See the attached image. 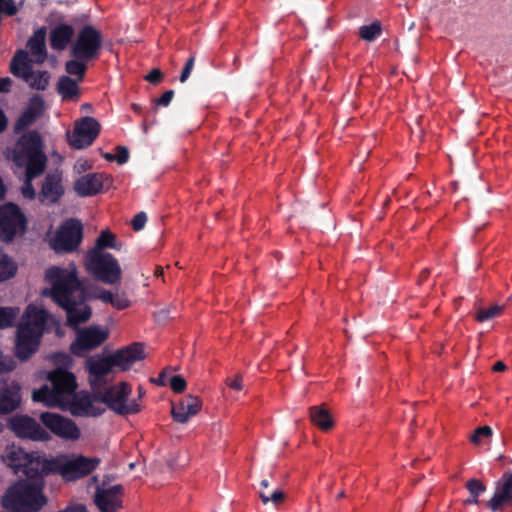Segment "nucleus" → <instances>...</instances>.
<instances>
[{
    "mask_svg": "<svg viewBox=\"0 0 512 512\" xmlns=\"http://www.w3.org/2000/svg\"><path fill=\"white\" fill-rule=\"evenodd\" d=\"M115 158L117 163L120 165L127 163L129 160L128 148L125 146H117Z\"/></svg>",
    "mask_w": 512,
    "mask_h": 512,
    "instance_id": "48",
    "label": "nucleus"
},
{
    "mask_svg": "<svg viewBox=\"0 0 512 512\" xmlns=\"http://www.w3.org/2000/svg\"><path fill=\"white\" fill-rule=\"evenodd\" d=\"M6 195V187L3 183L2 178L0 177V200H2Z\"/></svg>",
    "mask_w": 512,
    "mask_h": 512,
    "instance_id": "60",
    "label": "nucleus"
},
{
    "mask_svg": "<svg viewBox=\"0 0 512 512\" xmlns=\"http://www.w3.org/2000/svg\"><path fill=\"white\" fill-rule=\"evenodd\" d=\"M506 369V365L502 361H497L493 366V371L502 372Z\"/></svg>",
    "mask_w": 512,
    "mask_h": 512,
    "instance_id": "58",
    "label": "nucleus"
},
{
    "mask_svg": "<svg viewBox=\"0 0 512 512\" xmlns=\"http://www.w3.org/2000/svg\"><path fill=\"white\" fill-rule=\"evenodd\" d=\"M201 407L202 401L199 397L187 395L178 404L172 406V418L178 423H186L190 417L201 410Z\"/></svg>",
    "mask_w": 512,
    "mask_h": 512,
    "instance_id": "23",
    "label": "nucleus"
},
{
    "mask_svg": "<svg viewBox=\"0 0 512 512\" xmlns=\"http://www.w3.org/2000/svg\"><path fill=\"white\" fill-rule=\"evenodd\" d=\"M89 61L90 60L73 58L65 63V71L69 75L76 76L78 81H82L87 70L86 63Z\"/></svg>",
    "mask_w": 512,
    "mask_h": 512,
    "instance_id": "35",
    "label": "nucleus"
},
{
    "mask_svg": "<svg viewBox=\"0 0 512 512\" xmlns=\"http://www.w3.org/2000/svg\"><path fill=\"white\" fill-rule=\"evenodd\" d=\"M74 36L75 30L72 25L67 23L57 24L50 30V47L55 51H64L69 45L71 46Z\"/></svg>",
    "mask_w": 512,
    "mask_h": 512,
    "instance_id": "25",
    "label": "nucleus"
},
{
    "mask_svg": "<svg viewBox=\"0 0 512 512\" xmlns=\"http://www.w3.org/2000/svg\"><path fill=\"white\" fill-rule=\"evenodd\" d=\"M492 434L493 431L490 426H480L470 436V441L475 445H479L482 443L483 439L491 438Z\"/></svg>",
    "mask_w": 512,
    "mask_h": 512,
    "instance_id": "41",
    "label": "nucleus"
},
{
    "mask_svg": "<svg viewBox=\"0 0 512 512\" xmlns=\"http://www.w3.org/2000/svg\"><path fill=\"white\" fill-rule=\"evenodd\" d=\"M226 385L235 391H241L243 388L242 376L236 375L234 379L227 378Z\"/></svg>",
    "mask_w": 512,
    "mask_h": 512,
    "instance_id": "51",
    "label": "nucleus"
},
{
    "mask_svg": "<svg viewBox=\"0 0 512 512\" xmlns=\"http://www.w3.org/2000/svg\"><path fill=\"white\" fill-rule=\"evenodd\" d=\"M20 391L21 387L16 381H4L0 384V415L12 413L20 407Z\"/></svg>",
    "mask_w": 512,
    "mask_h": 512,
    "instance_id": "21",
    "label": "nucleus"
},
{
    "mask_svg": "<svg viewBox=\"0 0 512 512\" xmlns=\"http://www.w3.org/2000/svg\"><path fill=\"white\" fill-rule=\"evenodd\" d=\"M102 49V34L92 25H84L71 44L70 54L73 58L94 60Z\"/></svg>",
    "mask_w": 512,
    "mask_h": 512,
    "instance_id": "11",
    "label": "nucleus"
},
{
    "mask_svg": "<svg viewBox=\"0 0 512 512\" xmlns=\"http://www.w3.org/2000/svg\"><path fill=\"white\" fill-rule=\"evenodd\" d=\"M56 512H88L87 507L84 504H70L64 509Z\"/></svg>",
    "mask_w": 512,
    "mask_h": 512,
    "instance_id": "52",
    "label": "nucleus"
},
{
    "mask_svg": "<svg viewBox=\"0 0 512 512\" xmlns=\"http://www.w3.org/2000/svg\"><path fill=\"white\" fill-rule=\"evenodd\" d=\"M38 176L30 175V172H25L24 184L21 188V193L25 199L34 200L36 198V191L33 187L32 181Z\"/></svg>",
    "mask_w": 512,
    "mask_h": 512,
    "instance_id": "40",
    "label": "nucleus"
},
{
    "mask_svg": "<svg viewBox=\"0 0 512 512\" xmlns=\"http://www.w3.org/2000/svg\"><path fill=\"white\" fill-rule=\"evenodd\" d=\"M261 490H268V487L270 486V483L267 479H263L260 482Z\"/></svg>",
    "mask_w": 512,
    "mask_h": 512,
    "instance_id": "62",
    "label": "nucleus"
},
{
    "mask_svg": "<svg viewBox=\"0 0 512 512\" xmlns=\"http://www.w3.org/2000/svg\"><path fill=\"white\" fill-rule=\"evenodd\" d=\"M7 427L18 438L29 439L33 441L47 442L52 439L49 432H47L34 418L17 414L9 418Z\"/></svg>",
    "mask_w": 512,
    "mask_h": 512,
    "instance_id": "14",
    "label": "nucleus"
},
{
    "mask_svg": "<svg viewBox=\"0 0 512 512\" xmlns=\"http://www.w3.org/2000/svg\"><path fill=\"white\" fill-rule=\"evenodd\" d=\"M163 73L160 69H152L145 77L144 79L148 81L149 83H152L154 85H157L160 83L163 79Z\"/></svg>",
    "mask_w": 512,
    "mask_h": 512,
    "instance_id": "49",
    "label": "nucleus"
},
{
    "mask_svg": "<svg viewBox=\"0 0 512 512\" xmlns=\"http://www.w3.org/2000/svg\"><path fill=\"white\" fill-rule=\"evenodd\" d=\"M10 72L15 77L23 79L32 89L43 91L49 85V72L34 71L28 53L24 50H18L11 59Z\"/></svg>",
    "mask_w": 512,
    "mask_h": 512,
    "instance_id": "10",
    "label": "nucleus"
},
{
    "mask_svg": "<svg viewBox=\"0 0 512 512\" xmlns=\"http://www.w3.org/2000/svg\"><path fill=\"white\" fill-rule=\"evenodd\" d=\"M52 359L55 364L60 365V367L67 369L72 364V358L70 355L64 352H56L53 354Z\"/></svg>",
    "mask_w": 512,
    "mask_h": 512,
    "instance_id": "44",
    "label": "nucleus"
},
{
    "mask_svg": "<svg viewBox=\"0 0 512 512\" xmlns=\"http://www.w3.org/2000/svg\"><path fill=\"white\" fill-rule=\"evenodd\" d=\"M19 313V308L0 306V329L12 327Z\"/></svg>",
    "mask_w": 512,
    "mask_h": 512,
    "instance_id": "38",
    "label": "nucleus"
},
{
    "mask_svg": "<svg viewBox=\"0 0 512 512\" xmlns=\"http://www.w3.org/2000/svg\"><path fill=\"white\" fill-rule=\"evenodd\" d=\"M130 393L131 386L126 382H121L117 386L101 388L93 393V398L106 404L119 415L136 414L141 411V405L136 400L127 402Z\"/></svg>",
    "mask_w": 512,
    "mask_h": 512,
    "instance_id": "7",
    "label": "nucleus"
},
{
    "mask_svg": "<svg viewBox=\"0 0 512 512\" xmlns=\"http://www.w3.org/2000/svg\"><path fill=\"white\" fill-rule=\"evenodd\" d=\"M47 279L51 282L53 301L66 312L67 325L76 328L87 322L92 316V309L86 304L90 300L112 303L114 294L101 287L85 286L76 271L54 266L47 270Z\"/></svg>",
    "mask_w": 512,
    "mask_h": 512,
    "instance_id": "1",
    "label": "nucleus"
},
{
    "mask_svg": "<svg viewBox=\"0 0 512 512\" xmlns=\"http://www.w3.org/2000/svg\"><path fill=\"white\" fill-rule=\"evenodd\" d=\"M83 239V225L76 218L65 220L56 231L53 248L57 252L70 253L75 251Z\"/></svg>",
    "mask_w": 512,
    "mask_h": 512,
    "instance_id": "12",
    "label": "nucleus"
},
{
    "mask_svg": "<svg viewBox=\"0 0 512 512\" xmlns=\"http://www.w3.org/2000/svg\"><path fill=\"white\" fill-rule=\"evenodd\" d=\"M259 497H260L261 501L263 502V504H267L268 502H271L275 506H278L284 502L286 495L280 489H274L271 492H268L265 490H260Z\"/></svg>",
    "mask_w": 512,
    "mask_h": 512,
    "instance_id": "39",
    "label": "nucleus"
},
{
    "mask_svg": "<svg viewBox=\"0 0 512 512\" xmlns=\"http://www.w3.org/2000/svg\"><path fill=\"white\" fill-rule=\"evenodd\" d=\"M120 247L121 245L118 244L116 241V236L109 230H104L97 237L94 247L90 249L87 253H105V249L112 248L119 250Z\"/></svg>",
    "mask_w": 512,
    "mask_h": 512,
    "instance_id": "32",
    "label": "nucleus"
},
{
    "mask_svg": "<svg viewBox=\"0 0 512 512\" xmlns=\"http://www.w3.org/2000/svg\"><path fill=\"white\" fill-rule=\"evenodd\" d=\"M512 504V471H505L495 482V492L487 502L492 512H497L505 506Z\"/></svg>",
    "mask_w": 512,
    "mask_h": 512,
    "instance_id": "18",
    "label": "nucleus"
},
{
    "mask_svg": "<svg viewBox=\"0 0 512 512\" xmlns=\"http://www.w3.org/2000/svg\"><path fill=\"white\" fill-rule=\"evenodd\" d=\"M12 160L18 167L32 176H40L45 171L47 156L43 150V141L38 131L31 130L21 135L12 151Z\"/></svg>",
    "mask_w": 512,
    "mask_h": 512,
    "instance_id": "5",
    "label": "nucleus"
},
{
    "mask_svg": "<svg viewBox=\"0 0 512 512\" xmlns=\"http://www.w3.org/2000/svg\"><path fill=\"white\" fill-rule=\"evenodd\" d=\"M478 497L471 496L465 501L466 504H478Z\"/></svg>",
    "mask_w": 512,
    "mask_h": 512,
    "instance_id": "63",
    "label": "nucleus"
},
{
    "mask_svg": "<svg viewBox=\"0 0 512 512\" xmlns=\"http://www.w3.org/2000/svg\"><path fill=\"white\" fill-rule=\"evenodd\" d=\"M42 333L35 331L28 325L17 327L15 340V355L20 361H27L38 350Z\"/></svg>",
    "mask_w": 512,
    "mask_h": 512,
    "instance_id": "17",
    "label": "nucleus"
},
{
    "mask_svg": "<svg viewBox=\"0 0 512 512\" xmlns=\"http://www.w3.org/2000/svg\"><path fill=\"white\" fill-rule=\"evenodd\" d=\"M155 383L159 386L166 385V375L165 372H161L157 379H155Z\"/></svg>",
    "mask_w": 512,
    "mask_h": 512,
    "instance_id": "57",
    "label": "nucleus"
},
{
    "mask_svg": "<svg viewBox=\"0 0 512 512\" xmlns=\"http://www.w3.org/2000/svg\"><path fill=\"white\" fill-rule=\"evenodd\" d=\"M40 421L51 433L62 439L76 441L81 436L79 427L72 419L57 413L43 412Z\"/></svg>",
    "mask_w": 512,
    "mask_h": 512,
    "instance_id": "15",
    "label": "nucleus"
},
{
    "mask_svg": "<svg viewBox=\"0 0 512 512\" xmlns=\"http://www.w3.org/2000/svg\"><path fill=\"white\" fill-rule=\"evenodd\" d=\"M44 111V100L40 95H34L30 98L27 108L17 119L14 130L20 132L31 126Z\"/></svg>",
    "mask_w": 512,
    "mask_h": 512,
    "instance_id": "22",
    "label": "nucleus"
},
{
    "mask_svg": "<svg viewBox=\"0 0 512 512\" xmlns=\"http://www.w3.org/2000/svg\"><path fill=\"white\" fill-rule=\"evenodd\" d=\"M465 486L469 491V494L474 497H479L482 493L486 491L485 484L480 480L474 478L468 480Z\"/></svg>",
    "mask_w": 512,
    "mask_h": 512,
    "instance_id": "42",
    "label": "nucleus"
},
{
    "mask_svg": "<svg viewBox=\"0 0 512 512\" xmlns=\"http://www.w3.org/2000/svg\"><path fill=\"white\" fill-rule=\"evenodd\" d=\"M46 28L42 27L34 32L27 42V46L32 56L36 57L37 63H42L47 56L46 50Z\"/></svg>",
    "mask_w": 512,
    "mask_h": 512,
    "instance_id": "27",
    "label": "nucleus"
},
{
    "mask_svg": "<svg viewBox=\"0 0 512 512\" xmlns=\"http://www.w3.org/2000/svg\"><path fill=\"white\" fill-rule=\"evenodd\" d=\"M78 80L69 76H61L57 83V92L63 101L77 99L80 95Z\"/></svg>",
    "mask_w": 512,
    "mask_h": 512,
    "instance_id": "28",
    "label": "nucleus"
},
{
    "mask_svg": "<svg viewBox=\"0 0 512 512\" xmlns=\"http://www.w3.org/2000/svg\"><path fill=\"white\" fill-rule=\"evenodd\" d=\"M111 305L117 310H124L130 307L131 301L127 298L125 293H121L114 295Z\"/></svg>",
    "mask_w": 512,
    "mask_h": 512,
    "instance_id": "43",
    "label": "nucleus"
},
{
    "mask_svg": "<svg viewBox=\"0 0 512 512\" xmlns=\"http://www.w3.org/2000/svg\"><path fill=\"white\" fill-rule=\"evenodd\" d=\"M60 408L69 410L73 416L78 417L97 416L101 413L94 410L92 398L86 391L73 392Z\"/></svg>",
    "mask_w": 512,
    "mask_h": 512,
    "instance_id": "20",
    "label": "nucleus"
},
{
    "mask_svg": "<svg viewBox=\"0 0 512 512\" xmlns=\"http://www.w3.org/2000/svg\"><path fill=\"white\" fill-rule=\"evenodd\" d=\"M8 126V118L5 112L0 108V133L6 130Z\"/></svg>",
    "mask_w": 512,
    "mask_h": 512,
    "instance_id": "56",
    "label": "nucleus"
},
{
    "mask_svg": "<svg viewBox=\"0 0 512 512\" xmlns=\"http://www.w3.org/2000/svg\"><path fill=\"white\" fill-rule=\"evenodd\" d=\"M5 12L7 15L12 16V15L16 14L17 9L15 8V6L13 4H9L6 7Z\"/></svg>",
    "mask_w": 512,
    "mask_h": 512,
    "instance_id": "59",
    "label": "nucleus"
},
{
    "mask_svg": "<svg viewBox=\"0 0 512 512\" xmlns=\"http://www.w3.org/2000/svg\"><path fill=\"white\" fill-rule=\"evenodd\" d=\"M64 195L61 173H48L44 177L38 200L43 204H56Z\"/></svg>",
    "mask_w": 512,
    "mask_h": 512,
    "instance_id": "19",
    "label": "nucleus"
},
{
    "mask_svg": "<svg viewBox=\"0 0 512 512\" xmlns=\"http://www.w3.org/2000/svg\"><path fill=\"white\" fill-rule=\"evenodd\" d=\"M12 80L9 77L0 78V93H7L10 91Z\"/></svg>",
    "mask_w": 512,
    "mask_h": 512,
    "instance_id": "53",
    "label": "nucleus"
},
{
    "mask_svg": "<svg viewBox=\"0 0 512 512\" xmlns=\"http://www.w3.org/2000/svg\"><path fill=\"white\" fill-rule=\"evenodd\" d=\"M145 357L144 346L140 342H134L105 357H89L86 360V369L93 393L106 386V376L113 368L127 371Z\"/></svg>",
    "mask_w": 512,
    "mask_h": 512,
    "instance_id": "2",
    "label": "nucleus"
},
{
    "mask_svg": "<svg viewBox=\"0 0 512 512\" xmlns=\"http://www.w3.org/2000/svg\"><path fill=\"white\" fill-rule=\"evenodd\" d=\"M47 503L43 479H18L1 497V505L8 512H40Z\"/></svg>",
    "mask_w": 512,
    "mask_h": 512,
    "instance_id": "3",
    "label": "nucleus"
},
{
    "mask_svg": "<svg viewBox=\"0 0 512 512\" xmlns=\"http://www.w3.org/2000/svg\"><path fill=\"white\" fill-rule=\"evenodd\" d=\"M47 380L50 385L44 384L32 392L33 401L47 407L60 408L78 387L75 375L62 367L50 371Z\"/></svg>",
    "mask_w": 512,
    "mask_h": 512,
    "instance_id": "4",
    "label": "nucleus"
},
{
    "mask_svg": "<svg viewBox=\"0 0 512 512\" xmlns=\"http://www.w3.org/2000/svg\"><path fill=\"white\" fill-rule=\"evenodd\" d=\"M194 64H195V57L194 56H190L186 63H185V66L181 72V75H180V82L181 83H184L187 81V79L189 78L192 70H193V67H194Z\"/></svg>",
    "mask_w": 512,
    "mask_h": 512,
    "instance_id": "46",
    "label": "nucleus"
},
{
    "mask_svg": "<svg viewBox=\"0 0 512 512\" xmlns=\"http://www.w3.org/2000/svg\"><path fill=\"white\" fill-rule=\"evenodd\" d=\"M147 221V215L145 212L137 213L132 220V228L134 231H140L144 228Z\"/></svg>",
    "mask_w": 512,
    "mask_h": 512,
    "instance_id": "47",
    "label": "nucleus"
},
{
    "mask_svg": "<svg viewBox=\"0 0 512 512\" xmlns=\"http://www.w3.org/2000/svg\"><path fill=\"white\" fill-rule=\"evenodd\" d=\"M103 490L106 491L108 494H110L113 497H117L118 495L123 494V487L120 484L114 485L108 489H103Z\"/></svg>",
    "mask_w": 512,
    "mask_h": 512,
    "instance_id": "55",
    "label": "nucleus"
},
{
    "mask_svg": "<svg viewBox=\"0 0 512 512\" xmlns=\"http://www.w3.org/2000/svg\"><path fill=\"white\" fill-rule=\"evenodd\" d=\"M25 316L27 317V320L24 321L23 323H20V325H28L35 331L43 334L47 318L46 312L42 309H37L35 307L29 306L26 309Z\"/></svg>",
    "mask_w": 512,
    "mask_h": 512,
    "instance_id": "30",
    "label": "nucleus"
},
{
    "mask_svg": "<svg viewBox=\"0 0 512 512\" xmlns=\"http://www.w3.org/2000/svg\"><path fill=\"white\" fill-rule=\"evenodd\" d=\"M102 157H103L105 160L110 161V162H112V161L116 160L115 155H113V154H111V153H103V154H102Z\"/></svg>",
    "mask_w": 512,
    "mask_h": 512,
    "instance_id": "61",
    "label": "nucleus"
},
{
    "mask_svg": "<svg viewBox=\"0 0 512 512\" xmlns=\"http://www.w3.org/2000/svg\"><path fill=\"white\" fill-rule=\"evenodd\" d=\"M105 178V175L102 173L83 175L75 181L74 190L80 197L97 195L103 189Z\"/></svg>",
    "mask_w": 512,
    "mask_h": 512,
    "instance_id": "24",
    "label": "nucleus"
},
{
    "mask_svg": "<svg viewBox=\"0 0 512 512\" xmlns=\"http://www.w3.org/2000/svg\"><path fill=\"white\" fill-rule=\"evenodd\" d=\"M97 457L61 454L50 458L48 465L53 474H59L67 481H73L92 473L99 465Z\"/></svg>",
    "mask_w": 512,
    "mask_h": 512,
    "instance_id": "6",
    "label": "nucleus"
},
{
    "mask_svg": "<svg viewBox=\"0 0 512 512\" xmlns=\"http://www.w3.org/2000/svg\"><path fill=\"white\" fill-rule=\"evenodd\" d=\"M504 310L503 305L494 304L489 308H479L475 314V320L478 322H485L491 320L502 314Z\"/></svg>",
    "mask_w": 512,
    "mask_h": 512,
    "instance_id": "37",
    "label": "nucleus"
},
{
    "mask_svg": "<svg viewBox=\"0 0 512 512\" xmlns=\"http://www.w3.org/2000/svg\"><path fill=\"white\" fill-rule=\"evenodd\" d=\"M27 228V217L17 204L7 202L0 205V241L11 243L24 236Z\"/></svg>",
    "mask_w": 512,
    "mask_h": 512,
    "instance_id": "9",
    "label": "nucleus"
},
{
    "mask_svg": "<svg viewBox=\"0 0 512 512\" xmlns=\"http://www.w3.org/2000/svg\"><path fill=\"white\" fill-rule=\"evenodd\" d=\"M311 422L323 431H328L334 426V421L324 405L309 408Z\"/></svg>",
    "mask_w": 512,
    "mask_h": 512,
    "instance_id": "29",
    "label": "nucleus"
},
{
    "mask_svg": "<svg viewBox=\"0 0 512 512\" xmlns=\"http://www.w3.org/2000/svg\"><path fill=\"white\" fill-rule=\"evenodd\" d=\"M174 97V91L168 90L162 94V96L155 100V103L159 106H168Z\"/></svg>",
    "mask_w": 512,
    "mask_h": 512,
    "instance_id": "50",
    "label": "nucleus"
},
{
    "mask_svg": "<svg viewBox=\"0 0 512 512\" xmlns=\"http://www.w3.org/2000/svg\"><path fill=\"white\" fill-rule=\"evenodd\" d=\"M95 503L101 512H116L122 506L118 497H113L104 490H97Z\"/></svg>",
    "mask_w": 512,
    "mask_h": 512,
    "instance_id": "31",
    "label": "nucleus"
},
{
    "mask_svg": "<svg viewBox=\"0 0 512 512\" xmlns=\"http://www.w3.org/2000/svg\"><path fill=\"white\" fill-rule=\"evenodd\" d=\"M85 267L94 279L104 284L114 285L121 280V267L111 253H87Z\"/></svg>",
    "mask_w": 512,
    "mask_h": 512,
    "instance_id": "8",
    "label": "nucleus"
},
{
    "mask_svg": "<svg viewBox=\"0 0 512 512\" xmlns=\"http://www.w3.org/2000/svg\"><path fill=\"white\" fill-rule=\"evenodd\" d=\"M30 453L22 448L12 450L8 455L9 466L15 473L22 472L26 466Z\"/></svg>",
    "mask_w": 512,
    "mask_h": 512,
    "instance_id": "34",
    "label": "nucleus"
},
{
    "mask_svg": "<svg viewBox=\"0 0 512 512\" xmlns=\"http://www.w3.org/2000/svg\"><path fill=\"white\" fill-rule=\"evenodd\" d=\"M50 459L43 458L37 453L31 452L22 473L25 479H43L42 474H53L48 463Z\"/></svg>",
    "mask_w": 512,
    "mask_h": 512,
    "instance_id": "26",
    "label": "nucleus"
},
{
    "mask_svg": "<svg viewBox=\"0 0 512 512\" xmlns=\"http://www.w3.org/2000/svg\"><path fill=\"white\" fill-rule=\"evenodd\" d=\"M14 369V362L0 359V374L10 372Z\"/></svg>",
    "mask_w": 512,
    "mask_h": 512,
    "instance_id": "54",
    "label": "nucleus"
},
{
    "mask_svg": "<svg viewBox=\"0 0 512 512\" xmlns=\"http://www.w3.org/2000/svg\"><path fill=\"white\" fill-rule=\"evenodd\" d=\"M100 131V123L95 118L84 117L76 122L72 134H68L69 145L75 149H85L93 144Z\"/></svg>",
    "mask_w": 512,
    "mask_h": 512,
    "instance_id": "16",
    "label": "nucleus"
},
{
    "mask_svg": "<svg viewBox=\"0 0 512 512\" xmlns=\"http://www.w3.org/2000/svg\"><path fill=\"white\" fill-rule=\"evenodd\" d=\"M186 381L180 375H174L170 378V388L175 393H182L186 389Z\"/></svg>",
    "mask_w": 512,
    "mask_h": 512,
    "instance_id": "45",
    "label": "nucleus"
},
{
    "mask_svg": "<svg viewBox=\"0 0 512 512\" xmlns=\"http://www.w3.org/2000/svg\"><path fill=\"white\" fill-rule=\"evenodd\" d=\"M18 271L16 261L6 253L0 252V283L15 277Z\"/></svg>",
    "mask_w": 512,
    "mask_h": 512,
    "instance_id": "33",
    "label": "nucleus"
},
{
    "mask_svg": "<svg viewBox=\"0 0 512 512\" xmlns=\"http://www.w3.org/2000/svg\"><path fill=\"white\" fill-rule=\"evenodd\" d=\"M382 33L381 22L376 20L368 25H362L359 27V37L365 41L372 42Z\"/></svg>",
    "mask_w": 512,
    "mask_h": 512,
    "instance_id": "36",
    "label": "nucleus"
},
{
    "mask_svg": "<svg viewBox=\"0 0 512 512\" xmlns=\"http://www.w3.org/2000/svg\"><path fill=\"white\" fill-rule=\"evenodd\" d=\"M429 275V270L428 269H424L421 273V279L422 280H425Z\"/></svg>",
    "mask_w": 512,
    "mask_h": 512,
    "instance_id": "64",
    "label": "nucleus"
},
{
    "mask_svg": "<svg viewBox=\"0 0 512 512\" xmlns=\"http://www.w3.org/2000/svg\"><path fill=\"white\" fill-rule=\"evenodd\" d=\"M109 337L107 328L98 325H91L80 329L75 340L70 345L72 354L83 357L85 354L100 345H102Z\"/></svg>",
    "mask_w": 512,
    "mask_h": 512,
    "instance_id": "13",
    "label": "nucleus"
}]
</instances>
